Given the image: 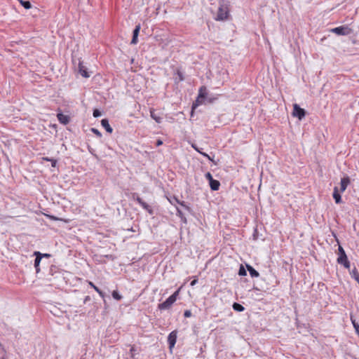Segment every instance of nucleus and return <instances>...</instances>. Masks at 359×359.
I'll list each match as a JSON object with an SVG mask.
<instances>
[{
  "label": "nucleus",
  "mask_w": 359,
  "mask_h": 359,
  "mask_svg": "<svg viewBox=\"0 0 359 359\" xmlns=\"http://www.w3.org/2000/svg\"><path fill=\"white\" fill-rule=\"evenodd\" d=\"M229 15V8L228 3L224 0L219 2L217 13L215 20L217 21H224L226 20Z\"/></svg>",
  "instance_id": "nucleus-1"
},
{
  "label": "nucleus",
  "mask_w": 359,
  "mask_h": 359,
  "mask_svg": "<svg viewBox=\"0 0 359 359\" xmlns=\"http://www.w3.org/2000/svg\"><path fill=\"white\" fill-rule=\"evenodd\" d=\"M180 289L177 290L172 294L165 299L163 303L158 305V309L161 311L169 309L176 302L179 295Z\"/></svg>",
  "instance_id": "nucleus-2"
},
{
  "label": "nucleus",
  "mask_w": 359,
  "mask_h": 359,
  "mask_svg": "<svg viewBox=\"0 0 359 359\" xmlns=\"http://www.w3.org/2000/svg\"><path fill=\"white\" fill-rule=\"evenodd\" d=\"M207 88L205 86H201L198 90V95L196 101L192 104V109H196L198 106L203 104L207 97Z\"/></svg>",
  "instance_id": "nucleus-3"
},
{
  "label": "nucleus",
  "mask_w": 359,
  "mask_h": 359,
  "mask_svg": "<svg viewBox=\"0 0 359 359\" xmlns=\"http://www.w3.org/2000/svg\"><path fill=\"white\" fill-rule=\"evenodd\" d=\"M338 250L339 255L337 258V262L343 265L346 269H349L350 262L348 259L345 250L341 245L339 246Z\"/></svg>",
  "instance_id": "nucleus-4"
},
{
  "label": "nucleus",
  "mask_w": 359,
  "mask_h": 359,
  "mask_svg": "<svg viewBox=\"0 0 359 359\" xmlns=\"http://www.w3.org/2000/svg\"><path fill=\"white\" fill-rule=\"evenodd\" d=\"M331 32L339 36H346L352 32V29L346 25H343L332 29Z\"/></svg>",
  "instance_id": "nucleus-5"
},
{
  "label": "nucleus",
  "mask_w": 359,
  "mask_h": 359,
  "mask_svg": "<svg viewBox=\"0 0 359 359\" xmlns=\"http://www.w3.org/2000/svg\"><path fill=\"white\" fill-rule=\"evenodd\" d=\"M133 198L140 205L143 209L147 210L150 215L153 214V210L149 205L145 203L137 193H133L132 195Z\"/></svg>",
  "instance_id": "nucleus-6"
},
{
  "label": "nucleus",
  "mask_w": 359,
  "mask_h": 359,
  "mask_svg": "<svg viewBox=\"0 0 359 359\" xmlns=\"http://www.w3.org/2000/svg\"><path fill=\"white\" fill-rule=\"evenodd\" d=\"M292 115L299 120H302L306 115V111L301 108L297 104H294L293 105Z\"/></svg>",
  "instance_id": "nucleus-7"
},
{
  "label": "nucleus",
  "mask_w": 359,
  "mask_h": 359,
  "mask_svg": "<svg viewBox=\"0 0 359 359\" xmlns=\"http://www.w3.org/2000/svg\"><path fill=\"white\" fill-rule=\"evenodd\" d=\"M177 330H173L168 334V344L169 349L170 351H172V349L175 347V345L177 341Z\"/></svg>",
  "instance_id": "nucleus-8"
},
{
  "label": "nucleus",
  "mask_w": 359,
  "mask_h": 359,
  "mask_svg": "<svg viewBox=\"0 0 359 359\" xmlns=\"http://www.w3.org/2000/svg\"><path fill=\"white\" fill-rule=\"evenodd\" d=\"M78 72L84 78H89L90 76L87 71V68L83 65V62L80 59H79Z\"/></svg>",
  "instance_id": "nucleus-9"
},
{
  "label": "nucleus",
  "mask_w": 359,
  "mask_h": 359,
  "mask_svg": "<svg viewBox=\"0 0 359 359\" xmlns=\"http://www.w3.org/2000/svg\"><path fill=\"white\" fill-rule=\"evenodd\" d=\"M184 80V73L180 68H177L174 73V81L176 84Z\"/></svg>",
  "instance_id": "nucleus-10"
},
{
  "label": "nucleus",
  "mask_w": 359,
  "mask_h": 359,
  "mask_svg": "<svg viewBox=\"0 0 359 359\" xmlns=\"http://www.w3.org/2000/svg\"><path fill=\"white\" fill-rule=\"evenodd\" d=\"M34 255L35 256L34 266V268H35V270H36V273H38L40 271L39 265H40V263L41 262V252L35 251L34 252Z\"/></svg>",
  "instance_id": "nucleus-11"
},
{
  "label": "nucleus",
  "mask_w": 359,
  "mask_h": 359,
  "mask_svg": "<svg viewBox=\"0 0 359 359\" xmlns=\"http://www.w3.org/2000/svg\"><path fill=\"white\" fill-rule=\"evenodd\" d=\"M140 29H141V25H140V24H138L135 26V29H133L131 44L135 45L137 43L138 35H139Z\"/></svg>",
  "instance_id": "nucleus-12"
},
{
  "label": "nucleus",
  "mask_w": 359,
  "mask_h": 359,
  "mask_svg": "<svg viewBox=\"0 0 359 359\" xmlns=\"http://www.w3.org/2000/svg\"><path fill=\"white\" fill-rule=\"evenodd\" d=\"M350 182L351 181L348 176H345L343 178H341L340 182V192L343 193L344 191H345Z\"/></svg>",
  "instance_id": "nucleus-13"
},
{
  "label": "nucleus",
  "mask_w": 359,
  "mask_h": 359,
  "mask_svg": "<svg viewBox=\"0 0 359 359\" xmlns=\"http://www.w3.org/2000/svg\"><path fill=\"white\" fill-rule=\"evenodd\" d=\"M57 118L60 123L64 125H67L70 121L69 116L62 113H58L57 114Z\"/></svg>",
  "instance_id": "nucleus-14"
},
{
  "label": "nucleus",
  "mask_w": 359,
  "mask_h": 359,
  "mask_svg": "<svg viewBox=\"0 0 359 359\" xmlns=\"http://www.w3.org/2000/svg\"><path fill=\"white\" fill-rule=\"evenodd\" d=\"M332 196H333V198L334 199V201L337 204H339L342 202L341 196V194L338 189V187H335L334 188Z\"/></svg>",
  "instance_id": "nucleus-15"
},
{
  "label": "nucleus",
  "mask_w": 359,
  "mask_h": 359,
  "mask_svg": "<svg viewBox=\"0 0 359 359\" xmlns=\"http://www.w3.org/2000/svg\"><path fill=\"white\" fill-rule=\"evenodd\" d=\"M89 285L93 288L98 294L102 298L104 302L105 303L106 302V300H105V294L104 292H102L100 288H98L93 282H89L88 283Z\"/></svg>",
  "instance_id": "nucleus-16"
},
{
  "label": "nucleus",
  "mask_w": 359,
  "mask_h": 359,
  "mask_svg": "<svg viewBox=\"0 0 359 359\" xmlns=\"http://www.w3.org/2000/svg\"><path fill=\"white\" fill-rule=\"evenodd\" d=\"M102 126L106 130V131L109 133H111L113 131V128L109 123V121L107 118H103L101 121Z\"/></svg>",
  "instance_id": "nucleus-17"
},
{
  "label": "nucleus",
  "mask_w": 359,
  "mask_h": 359,
  "mask_svg": "<svg viewBox=\"0 0 359 359\" xmlns=\"http://www.w3.org/2000/svg\"><path fill=\"white\" fill-rule=\"evenodd\" d=\"M246 268L252 278H257L259 276V272L255 269L251 265L246 264Z\"/></svg>",
  "instance_id": "nucleus-18"
},
{
  "label": "nucleus",
  "mask_w": 359,
  "mask_h": 359,
  "mask_svg": "<svg viewBox=\"0 0 359 359\" xmlns=\"http://www.w3.org/2000/svg\"><path fill=\"white\" fill-rule=\"evenodd\" d=\"M192 147L197 151L198 152L199 154H201V155H203L204 157L207 158L209 161L213 162L215 165L217 164L216 162H215L213 158L210 157V155H208V154L205 153V152H203L201 151V149H199L198 147H196V145H192Z\"/></svg>",
  "instance_id": "nucleus-19"
},
{
  "label": "nucleus",
  "mask_w": 359,
  "mask_h": 359,
  "mask_svg": "<svg viewBox=\"0 0 359 359\" xmlns=\"http://www.w3.org/2000/svg\"><path fill=\"white\" fill-rule=\"evenodd\" d=\"M209 184H210V189L212 191H217L220 187V182L218 180H215V179L212 180L209 182Z\"/></svg>",
  "instance_id": "nucleus-20"
},
{
  "label": "nucleus",
  "mask_w": 359,
  "mask_h": 359,
  "mask_svg": "<svg viewBox=\"0 0 359 359\" xmlns=\"http://www.w3.org/2000/svg\"><path fill=\"white\" fill-rule=\"evenodd\" d=\"M150 116L156 123H160L162 121V118L156 114L154 109L150 110Z\"/></svg>",
  "instance_id": "nucleus-21"
},
{
  "label": "nucleus",
  "mask_w": 359,
  "mask_h": 359,
  "mask_svg": "<svg viewBox=\"0 0 359 359\" xmlns=\"http://www.w3.org/2000/svg\"><path fill=\"white\" fill-rule=\"evenodd\" d=\"M233 309L238 312H242L245 310V307L239 303L234 302L232 305Z\"/></svg>",
  "instance_id": "nucleus-22"
},
{
  "label": "nucleus",
  "mask_w": 359,
  "mask_h": 359,
  "mask_svg": "<svg viewBox=\"0 0 359 359\" xmlns=\"http://www.w3.org/2000/svg\"><path fill=\"white\" fill-rule=\"evenodd\" d=\"M19 3L23 6L25 9H29L32 8L31 2L29 0H18Z\"/></svg>",
  "instance_id": "nucleus-23"
},
{
  "label": "nucleus",
  "mask_w": 359,
  "mask_h": 359,
  "mask_svg": "<svg viewBox=\"0 0 359 359\" xmlns=\"http://www.w3.org/2000/svg\"><path fill=\"white\" fill-rule=\"evenodd\" d=\"M177 216L179 217L181 219V221L186 224L187 223V218L186 217L184 216V213L182 212V211L179 209V208H177V213H176Z\"/></svg>",
  "instance_id": "nucleus-24"
},
{
  "label": "nucleus",
  "mask_w": 359,
  "mask_h": 359,
  "mask_svg": "<svg viewBox=\"0 0 359 359\" xmlns=\"http://www.w3.org/2000/svg\"><path fill=\"white\" fill-rule=\"evenodd\" d=\"M111 296L114 299L117 301H119L123 298L122 295L120 294L117 290H114L111 293Z\"/></svg>",
  "instance_id": "nucleus-25"
},
{
  "label": "nucleus",
  "mask_w": 359,
  "mask_h": 359,
  "mask_svg": "<svg viewBox=\"0 0 359 359\" xmlns=\"http://www.w3.org/2000/svg\"><path fill=\"white\" fill-rule=\"evenodd\" d=\"M238 275L241 276H244L247 275V271L245 267L243 265L240 266L239 270H238Z\"/></svg>",
  "instance_id": "nucleus-26"
},
{
  "label": "nucleus",
  "mask_w": 359,
  "mask_h": 359,
  "mask_svg": "<svg viewBox=\"0 0 359 359\" xmlns=\"http://www.w3.org/2000/svg\"><path fill=\"white\" fill-rule=\"evenodd\" d=\"M91 132L93 133H94L96 136H97L98 137H102V133L99 131V130H97V128H92L90 129Z\"/></svg>",
  "instance_id": "nucleus-27"
},
{
  "label": "nucleus",
  "mask_w": 359,
  "mask_h": 359,
  "mask_svg": "<svg viewBox=\"0 0 359 359\" xmlns=\"http://www.w3.org/2000/svg\"><path fill=\"white\" fill-rule=\"evenodd\" d=\"M93 115L95 118H97V117L101 116L102 114L99 109H95L93 110Z\"/></svg>",
  "instance_id": "nucleus-28"
},
{
  "label": "nucleus",
  "mask_w": 359,
  "mask_h": 359,
  "mask_svg": "<svg viewBox=\"0 0 359 359\" xmlns=\"http://www.w3.org/2000/svg\"><path fill=\"white\" fill-rule=\"evenodd\" d=\"M205 177L206 180H208V182H210L212 180H213V177H212V175H211L210 172H208L205 174Z\"/></svg>",
  "instance_id": "nucleus-29"
},
{
  "label": "nucleus",
  "mask_w": 359,
  "mask_h": 359,
  "mask_svg": "<svg viewBox=\"0 0 359 359\" xmlns=\"http://www.w3.org/2000/svg\"><path fill=\"white\" fill-rule=\"evenodd\" d=\"M177 203H178L180 205H182V207H184L186 210H190L189 207L185 204V202H184V201H179L178 200H177Z\"/></svg>",
  "instance_id": "nucleus-30"
},
{
  "label": "nucleus",
  "mask_w": 359,
  "mask_h": 359,
  "mask_svg": "<svg viewBox=\"0 0 359 359\" xmlns=\"http://www.w3.org/2000/svg\"><path fill=\"white\" fill-rule=\"evenodd\" d=\"M191 316H192V313H191V311L190 310H186V311H184V316L185 318H189V317H191Z\"/></svg>",
  "instance_id": "nucleus-31"
},
{
  "label": "nucleus",
  "mask_w": 359,
  "mask_h": 359,
  "mask_svg": "<svg viewBox=\"0 0 359 359\" xmlns=\"http://www.w3.org/2000/svg\"><path fill=\"white\" fill-rule=\"evenodd\" d=\"M50 257H51L50 254L41 252V259H42L43 257L50 258Z\"/></svg>",
  "instance_id": "nucleus-32"
},
{
  "label": "nucleus",
  "mask_w": 359,
  "mask_h": 359,
  "mask_svg": "<svg viewBox=\"0 0 359 359\" xmlns=\"http://www.w3.org/2000/svg\"><path fill=\"white\" fill-rule=\"evenodd\" d=\"M136 351L135 348L134 346H132L130 349V352L131 353V357L134 358L135 352Z\"/></svg>",
  "instance_id": "nucleus-33"
},
{
  "label": "nucleus",
  "mask_w": 359,
  "mask_h": 359,
  "mask_svg": "<svg viewBox=\"0 0 359 359\" xmlns=\"http://www.w3.org/2000/svg\"><path fill=\"white\" fill-rule=\"evenodd\" d=\"M50 162H51V166L52 167H53V168L56 167L57 163V160L53 158Z\"/></svg>",
  "instance_id": "nucleus-34"
},
{
  "label": "nucleus",
  "mask_w": 359,
  "mask_h": 359,
  "mask_svg": "<svg viewBox=\"0 0 359 359\" xmlns=\"http://www.w3.org/2000/svg\"><path fill=\"white\" fill-rule=\"evenodd\" d=\"M205 99H207V101H208L209 103H212V102H213L216 100V98H215V97H206V98H205Z\"/></svg>",
  "instance_id": "nucleus-35"
},
{
  "label": "nucleus",
  "mask_w": 359,
  "mask_h": 359,
  "mask_svg": "<svg viewBox=\"0 0 359 359\" xmlns=\"http://www.w3.org/2000/svg\"><path fill=\"white\" fill-rule=\"evenodd\" d=\"M163 143V141L161 140L158 139L156 142V146L159 147V146L162 145Z\"/></svg>",
  "instance_id": "nucleus-36"
},
{
  "label": "nucleus",
  "mask_w": 359,
  "mask_h": 359,
  "mask_svg": "<svg viewBox=\"0 0 359 359\" xmlns=\"http://www.w3.org/2000/svg\"><path fill=\"white\" fill-rule=\"evenodd\" d=\"M52 159H53L52 158H49V157H43V161H50V162L52 161Z\"/></svg>",
  "instance_id": "nucleus-37"
},
{
  "label": "nucleus",
  "mask_w": 359,
  "mask_h": 359,
  "mask_svg": "<svg viewBox=\"0 0 359 359\" xmlns=\"http://www.w3.org/2000/svg\"><path fill=\"white\" fill-rule=\"evenodd\" d=\"M197 280H194L191 282V285L193 286L197 283Z\"/></svg>",
  "instance_id": "nucleus-38"
},
{
  "label": "nucleus",
  "mask_w": 359,
  "mask_h": 359,
  "mask_svg": "<svg viewBox=\"0 0 359 359\" xmlns=\"http://www.w3.org/2000/svg\"><path fill=\"white\" fill-rule=\"evenodd\" d=\"M88 300H90V297L89 296H86L85 299H84V302H86Z\"/></svg>",
  "instance_id": "nucleus-39"
},
{
  "label": "nucleus",
  "mask_w": 359,
  "mask_h": 359,
  "mask_svg": "<svg viewBox=\"0 0 359 359\" xmlns=\"http://www.w3.org/2000/svg\"><path fill=\"white\" fill-rule=\"evenodd\" d=\"M0 359H6L4 357H1Z\"/></svg>",
  "instance_id": "nucleus-40"
}]
</instances>
